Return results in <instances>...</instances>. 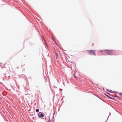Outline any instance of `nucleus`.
Here are the masks:
<instances>
[{
	"instance_id": "f257e3e1",
	"label": "nucleus",
	"mask_w": 122,
	"mask_h": 122,
	"mask_svg": "<svg viewBox=\"0 0 122 122\" xmlns=\"http://www.w3.org/2000/svg\"><path fill=\"white\" fill-rule=\"evenodd\" d=\"M87 53L89 55H96V53L93 50H87Z\"/></svg>"
},
{
	"instance_id": "f03ea898",
	"label": "nucleus",
	"mask_w": 122,
	"mask_h": 122,
	"mask_svg": "<svg viewBox=\"0 0 122 122\" xmlns=\"http://www.w3.org/2000/svg\"><path fill=\"white\" fill-rule=\"evenodd\" d=\"M104 51H105L107 54L110 55H112L113 52V51L112 50H104Z\"/></svg>"
},
{
	"instance_id": "7ed1b4c3",
	"label": "nucleus",
	"mask_w": 122,
	"mask_h": 122,
	"mask_svg": "<svg viewBox=\"0 0 122 122\" xmlns=\"http://www.w3.org/2000/svg\"><path fill=\"white\" fill-rule=\"evenodd\" d=\"M39 117H44V115L42 113H41L40 114H39Z\"/></svg>"
},
{
	"instance_id": "20e7f679",
	"label": "nucleus",
	"mask_w": 122,
	"mask_h": 122,
	"mask_svg": "<svg viewBox=\"0 0 122 122\" xmlns=\"http://www.w3.org/2000/svg\"><path fill=\"white\" fill-rule=\"evenodd\" d=\"M56 58H58V54L56 53Z\"/></svg>"
},
{
	"instance_id": "39448f33",
	"label": "nucleus",
	"mask_w": 122,
	"mask_h": 122,
	"mask_svg": "<svg viewBox=\"0 0 122 122\" xmlns=\"http://www.w3.org/2000/svg\"><path fill=\"white\" fill-rule=\"evenodd\" d=\"M36 111L37 112H38L39 111V110L38 109H36Z\"/></svg>"
},
{
	"instance_id": "423d86ee",
	"label": "nucleus",
	"mask_w": 122,
	"mask_h": 122,
	"mask_svg": "<svg viewBox=\"0 0 122 122\" xmlns=\"http://www.w3.org/2000/svg\"><path fill=\"white\" fill-rule=\"evenodd\" d=\"M95 95L96 96H97V97H98L99 98H100V99H101L99 97H98L97 95Z\"/></svg>"
},
{
	"instance_id": "0eeeda50",
	"label": "nucleus",
	"mask_w": 122,
	"mask_h": 122,
	"mask_svg": "<svg viewBox=\"0 0 122 122\" xmlns=\"http://www.w3.org/2000/svg\"><path fill=\"white\" fill-rule=\"evenodd\" d=\"M52 39H53V41H55V40H54V38L53 37H52Z\"/></svg>"
},
{
	"instance_id": "6e6552de",
	"label": "nucleus",
	"mask_w": 122,
	"mask_h": 122,
	"mask_svg": "<svg viewBox=\"0 0 122 122\" xmlns=\"http://www.w3.org/2000/svg\"><path fill=\"white\" fill-rule=\"evenodd\" d=\"M120 95L121 96H122V93H119Z\"/></svg>"
},
{
	"instance_id": "1a4fd4ad",
	"label": "nucleus",
	"mask_w": 122,
	"mask_h": 122,
	"mask_svg": "<svg viewBox=\"0 0 122 122\" xmlns=\"http://www.w3.org/2000/svg\"><path fill=\"white\" fill-rule=\"evenodd\" d=\"M107 97H108L110 98H111V97H109L108 95H106Z\"/></svg>"
},
{
	"instance_id": "9d476101",
	"label": "nucleus",
	"mask_w": 122,
	"mask_h": 122,
	"mask_svg": "<svg viewBox=\"0 0 122 122\" xmlns=\"http://www.w3.org/2000/svg\"><path fill=\"white\" fill-rule=\"evenodd\" d=\"M49 121H50V117H49Z\"/></svg>"
},
{
	"instance_id": "9b49d317",
	"label": "nucleus",
	"mask_w": 122,
	"mask_h": 122,
	"mask_svg": "<svg viewBox=\"0 0 122 122\" xmlns=\"http://www.w3.org/2000/svg\"><path fill=\"white\" fill-rule=\"evenodd\" d=\"M45 43H46V42L45 41Z\"/></svg>"
},
{
	"instance_id": "f8f14e48",
	"label": "nucleus",
	"mask_w": 122,
	"mask_h": 122,
	"mask_svg": "<svg viewBox=\"0 0 122 122\" xmlns=\"http://www.w3.org/2000/svg\"><path fill=\"white\" fill-rule=\"evenodd\" d=\"M75 76V77H76V76Z\"/></svg>"
},
{
	"instance_id": "ddd939ff",
	"label": "nucleus",
	"mask_w": 122,
	"mask_h": 122,
	"mask_svg": "<svg viewBox=\"0 0 122 122\" xmlns=\"http://www.w3.org/2000/svg\"><path fill=\"white\" fill-rule=\"evenodd\" d=\"M101 51V52H102V51Z\"/></svg>"
}]
</instances>
